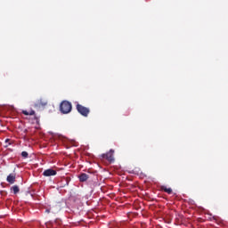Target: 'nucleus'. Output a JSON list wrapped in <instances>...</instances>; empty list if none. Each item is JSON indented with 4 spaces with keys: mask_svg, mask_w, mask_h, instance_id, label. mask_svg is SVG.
I'll list each match as a JSON object with an SVG mask.
<instances>
[{
    "mask_svg": "<svg viewBox=\"0 0 228 228\" xmlns=\"http://www.w3.org/2000/svg\"><path fill=\"white\" fill-rule=\"evenodd\" d=\"M60 110L63 115H67V113H70L72 111V103L69 101H63L60 104Z\"/></svg>",
    "mask_w": 228,
    "mask_h": 228,
    "instance_id": "f257e3e1",
    "label": "nucleus"
},
{
    "mask_svg": "<svg viewBox=\"0 0 228 228\" xmlns=\"http://www.w3.org/2000/svg\"><path fill=\"white\" fill-rule=\"evenodd\" d=\"M77 110L78 111V113H80V115H82V117H88V115L90 114V109L79 103L77 104Z\"/></svg>",
    "mask_w": 228,
    "mask_h": 228,
    "instance_id": "f03ea898",
    "label": "nucleus"
},
{
    "mask_svg": "<svg viewBox=\"0 0 228 228\" xmlns=\"http://www.w3.org/2000/svg\"><path fill=\"white\" fill-rule=\"evenodd\" d=\"M114 153L115 151L110 150L109 152L102 154V159H107V161H110V163H113V161H115V158H113Z\"/></svg>",
    "mask_w": 228,
    "mask_h": 228,
    "instance_id": "7ed1b4c3",
    "label": "nucleus"
},
{
    "mask_svg": "<svg viewBox=\"0 0 228 228\" xmlns=\"http://www.w3.org/2000/svg\"><path fill=\"white\" fill-rule=\"evenodd\" d=\"M47 103H48L47 100H45V99H40V100H38V101L36 102L35 106H36V108H45V106L47 105Z\"/></svg>",
    "mask_w": 228,
    "mask_h": 228,
    "instance_id": "20e7f679",
    "label": "nucleus"
},
{
    "mask_svg": "<svg viewBox=\"0 0 228 228\" xmlns=\"http://www.w3.org/2000/svg\"><path fill=\"white\" fill-rule=\"evenodd\" d=\"M57 172L54 169L49 168L43 172V175L45 177H51L52 175H56Z\"/></svg>",
    "mask_w": 228,
    "mask_h": 228,
    "instance_id": "39448f33",
    "label": "nucleus"
},
{
    "mask_svg": "<svg viewBox=\"0 0 228 228\" xmlns=\"http://www.w3.org/2000/svg\"><path fill=\"white\" fill-rule=\"evenodd\" d=\"M89 178H90V176L88 175H86V173H82L78 175V179H79L80 183H85V182L88 181Z\"/></svg>",
    "mask_w": 228,
    "mask_h": 228,
    "instance_id": "423d86ee",
    "label": "nucleus"
},
{
    "mask_svg": "<svg viewBox=\"0 0 228 228\" xmlns=\"http://www.w3.org/2000/svg\"><path fill=\"white\" fill-rule=\"evenodd\" d=\"M15 179H16V175L15 174L12 173L10 174L7 178L6 181L7 183H9L10 184H13L15 183Z\"/></svg>",
    "mask_w": 228,
    "mask_h": 228,
    "instance_id": "0eeeda50",
    "label": "nucleus"
},
{
    "mask_svg": "<svg viewBox=\"0 0 228 228\" xmlns=\"http://www.w3.org/2000/svg\"><path fill=\"white\" fill-rule=\"evenodd\" d=\"M160 190H161L162 191H165L166 193H168V195H172V188H168V187H167V186H165V185H162V186L160 187Z\"/></svg>",
    "mask_w": 228,
    "mask_h": 228,
    "instance_id": "6e6552de",
    "label": "nucleus"
},
{
    "mask_svg": "<svg viewBox=\"0 0 228 228\" xmlns=\"http://www.w3.org/2000/svg\"><path fill=\"white\" fill-rule=\"evenodd\" d=\"M11 190H12L14 195H17V193H19V191H20V189H19V187L17 185H13Z\"/></svg>",
    "mask_w": 228,
    "mask_h": 228,
    "instance_id": "1a4fd4ad",
    "label": "nucleus"
},
{
    "mask_svg": "<svg viewBox=\"0 0 228 228\" xmlns=\"http://www.w3.org/2000/svg\"><path fill=\"white\" fill-rule=\"evenodd\" d=\"M22 113L23 115H26V116L28 115L33 116L35 115V110H30L29 112H28V110H22Z\"/></svg>",
    "mask_w": 228,
    "mask_h": 228,
    "instance_id": "9d476101",
    "label": "nucleus"
},
{
    "mask_svg": "<svg viewBox=\"0 0 228 228\" xmlns=\"http://www.w3.org/2000/svg\"><path fill=\"white\" fill-rule=\"evenodd\" d=\"M56 223H47L46 227H55Z\"/></svg>",
    "mask_w": 228,
    "mask_h": 228,
    "instance_id": "9b49d317",
    "label": "nucleus"
},
{
    "mask_svg": "<svg viewBox=\"0 0 228 228\" xmlns=\"http://www.w3.org/2000/svg\"><path fill=\"white\" fill-rule=\"evenodd\" d=\"M21 156H22V158H25V159L28 158V151H22Z\"/></svg>",
    "mask_w": 228,
    "mask_h": 228,
    "instance_id": "f8f14e48",
    "label": "nucleus"
},
{
    "mask_svg": "<svg viewBox=\"0 0 228 228\" xmlns=\"http://www.w3.org/2000/svg\"><path fill=\"white\" fill-rule=\"evenodd\" d=\"M45 213H51V210L46 209V210H45Z\"/></svg>",
    "mask_w": 228,
    "mask_h": 228,
    "instance_id": "ddd939ff",
    "label": "nucleus"
},
{
    "mask_svg": "<svg viewBox=\"0 0 228 228\" xmlns=\"http://www.w3.org/2000/svg\"><path fill=\"white\" fill-rule=\"evenodd\" d=\"M8 142H10V139L5 140V143H8Z\"/></svg>",
    "mask_w": 228,
    "mask_h": 228,
    "instance_id": "4468645a",
    "label": "nucleus"
},
{
    "mask_svg": "<svg viewBox=\"0 0 228 228\" xmlns=\"http://www.w3.org/2000/svg\"><path fill=\"white\" fill-rule=\"evenodd\" d=\"M5 147H8V144H6Z\"/></svg>",
    "mask_w": 228,
    "mask_h": 228,
    "instance_id": "2eb2a0df",
    "label": "nucleus"
}]
</instances>
